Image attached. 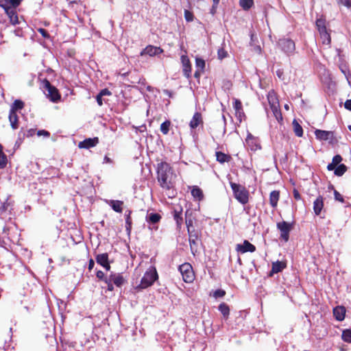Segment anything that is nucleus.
Listing matches in <instances>:
<instances>
[{
    "instance_id": "obj_1",
    "label": "nucleus",
    "mask_w": 351,
    "mask_h": 351,
    "mask_svg": "<svg viewBox=\"0 0 351 351\" xmlns=\"http://www.w3.org/2000/svg\"><path fill=\"white\" fill-rule=\"evenodd\" d=\"M156 173L157 180L162 189L171 191L174 188L176 175L170 164L165 161L158 162Z\"/></svg>"
},
{
    "instance_id": "obj_2",
    "label": "nucleus",
    "mask_w": 351,
    "mask_h": 351,
    "mask_svg": "<svg viewBox=\"0 0 351 351\" xmlns=\"http://www.w3.org/2000/svg\"><path fill=\"white\" fill-rule=\"evenodd\" d=\"M230 185L234 198L241 204H246L249 201L250 197L249 191L247 189L241 184L232 182H230Z\"/></svg>"
},
{
    "instance_id": "obj_3",
    "label": "nucleus",
    "mask_w": 351,
    "mask_h": 351,
    "mask_svg": "<svg viewBox=\"0 0 351 351\" xmlns=\"http://www.w3.org/2000/svg\"><path fill=\"white\" fill-rule=\"evenodd\" d=\"M158 278L156 269L154 267H151L145 271L137 288L141 289H146L152 286Z\"/></svg>"
},
{
    "instance_id": "obj_4",
    "label": "nucleus",
    "mask_w": 351,
    "mask_h": 351,
    "mask_svg": "<svg viewBox=\"0 0 351 351\" xmlns=\"http://www.w3.org/2000/svg\"><path fill=\"white\" fill-rule=\"evenodd\" d=\"M267 100L274 116L278 122H280L282 120V116L279 108V102L274 92L268 93Z\"/></svg>"
},
{
    "instance_id": "obj_5",
    "label": "nucleus",
    "mask_w": 351,
    "mask_h": 351,
    "mask_svg": "<svg viewBox=\"0 0 351 351\" xmlns=\"http://www.w3.org/2000/svg\"><path fill=\"white\" fill-rule=\"evenodd\" d=\"M179 271L182 274V279L185 282H192L194 280V273L192 266L188 263H185L179 267Z\"/></svg>"
},
{
    "instance_id": "obj_6",
    "label": "nucleus",
    "mask_w": 351,
    "mask_h": 351,
    "mask_svg": "<svg viewBox=\"0 0 351 351\" xmlns=\"http://www.w3.org/2000/svg\"><path fill=\"white\" fill-rule=\"evenodd\" d=\"M43 83L45 90L47 92L46 93L47 96L51 101L58 102L60 99V95L58 89L52 86L47 80H45Z\"/></svg>"
},
{
    "instance_id": "obj_7",
    "label": "nucleus",
    "mask_w": 351,
    "mask_h": 351,
    "mask_svg": "<svg viewBox=\"0 0 351 351\" xmlns=\"http://www.w3.org/2000/svg\"><path fill=\"white\" fill-rule=\"evenodd\" d=\"M277 228L280 232V237L285 241H287L289 238V232L292 228L291 224L283 221L277 223Z\"/></svg>"
},
{
    "instance_id": "obj_8",
    "label": "nucleus",
    "mask_w": 351,
    "mask_h": 351,
    "mask_svg": "<svg viewBox=\"0 0 351 351\" xmlns=\"http://www.w3.org/2000/svg\"><path fill=\"white\" fill-rule=\"evenodd\" d=\"M278 45L288 55L292 53L295 50V43L290 39H280L278 42Z\"/></svg>"
},
{
    "instance_id": "obj_9",
    "label": "nucleus",
    "mask_w": 351,
    "mask_h": 351,
    "mask_svg": "<svg viewBox=\"0 0 351 351\" xmlns=\"http://www.w3.org/2000/svg\"><path fill=\"white\" fill-rule=\"evenodd\" d=\"M245 143L252 151H256L261 148L258 138L254 136L251 133L247 134Z\"/></svg>"
},
{
    "instance_id": "obj_10",
    "label": "nucleus",
    "mask_w": 351,
    "mask_h": 351,
    "mask_svg": "<svg viewBox=\"0 0 351 351\" xmlns=\"http://www.w3.org/2000/svg\"><path fill=\"white\" fill-rule=\"evenodd\" d=\"M236 250L241 254L254 252L256 251V247L247 240H245L243 243L237 244Z\"/></svg>"
},
{
    "instance_id": "obj_11",
    "label": "nucleus",
    "mask_w": 351,
    "mask_h": 351,
    "mask_svg": "<svg viewBox=\"0 0 351 351\" xmlns=\"http://www.w3.org/2000/svg\"><path fill=\"white\" fill-rule=\"evenodd\" d=\"M181 62L182 64V71L184 75L186 78H190L191 77V65L189 60V58L186 55H182L181 56Z\"/></svg>"
},
{
    "instance_id": "obj_12",
    "label": "nucleus",
    "mask_w": 351,
    "mask_h": 351,
    "mask_svg": "<svg viewBox=\"0 0 351 351\" xmlns=\"http://www.w3.org/2000/svg\"><path fill=\"white\" fill-rule=\"evenodd\" d=\"M189 233V240L190 244L191 251L193 254H195L197 252V238L198 236L195 231L188 232Z\"/></svg>"
},
{
    "instance_id": "obj_13",
    "label": "nucleus",
    "mask_w": 351,
    "mask_h": 351,
    "mask_svg": "<svg viewBox=\"0 0 351 351\" xmlns=\"http://www.w3.org/2000/svg\"><path fill=\"white\" fill-rule=\"evenodd\" d=\"M99 143L97 137L86 138L83 141L79 143L78 147L81 149H89L97 145Z\"/></svg>"
},
{
    "instance_id": "obj_14",
    "label": "nucleus",
    "mask_w": 351,
    "mask_h": 351,
    "mask_svg": "<svg viewBox=\"0 0 351 351\" xmlns=\"http://www.w3.org/2000/svg\"><path fill=\"white\" fill-rule=\"evenodd\" d=\"M5 12L8 16L12 25H16L20 23L18 14L14 8L10 7L9 8L5 9Z\"/></svg>"
},
{
    "instance_id": "obj_15",
    "label": "nucleus",
    "mask_w": 351,
    "mask_h": 351,
    "mask_svg": "<svg viewBox=\"0 0 351 351\" xmlns=\"http://www.w3.org/2000/svg\"><path fill=\"white\" fill-rule=\"evenodd\" d=\"M203 124V119L202 114L199 112H195L191 120L189 123L191 129L194 130L197 128L199 125Z\"/></svg>"
},
{
    "instance_id": "obj_16",
    "label": "nucleus",
    "mask_w": 351,
    "mask_h": 351,
    "mask_svg": "<svg viewBox=\"0 0 351 351\" xmlns=\"http://www.w3.org/2000/svg\"><path fill=\"white\" fill-rule=\"evenodd\" d=\"M315 134L316 138L320 141H327L333 138V132L331 131L316 130Z\"/></svg>"
},
{
    "instance_id": "obj_17",
    "label": "nucleus",
    "mask_w": 351,
    "mask_h": 351,
    "mask_svg": "<svg viewBox=\"0 0 351 351\" xmlns=\"http://www.w3.org/2000/svg\"><path fill=\"white\" fill-rule=\"evenodd\" d=\"M163 52V50L160 47H154L152 45L147 46L141 53V55L147 54L149 56L158 55Z\"/></svg>"
},
{
    "instance_id": "obj_18",
    "label": "nucleus",
    "mask_w": 351,
    "mask_h": 351,
    "mask_svg": "<svg viewBox=\"0 0 351 351\" xmlns=\"http://www.w3.org/2000/svg\"><path fill=\"white\" fill-rule=\"evenodd\" d=\"M324 208V198L319 195L313 202V211L316 215H319Z\"/></svg>"
},
{
    "instance_id": "obj_19",
    "label": "nucleus",
    "mask_w": 351,
    "mask_h": 351,
    "mask_svg": "<svg viewBox=\"0 0 351 351\" xmlns=\"http://www.w3.org/2000/svg\"><path fill=\"white\" fill-rule=\"evenodd\" d=\"M114 285L121 287L125 282L121 274H111L108 277Z\"/></svg>"
},
{
    "instance_id": "obj_20",
    "label": "nucleus",
    "mask_w": 351,
    "mask_h": 351,
    "mask_svg": "<svg viewBox=\"0 0 351 351\" xmlns=\"http://www.w3.org/2000/svg\"><path fill=\"white\" fill-rule=\"evenodd\" d=\"M185 223L187 227L188 232L195 231L193 228V221H195V217L193 216L192 212H189L187 210L185 213Z\"/></svg>"
},
{
    "instance_id": "obj_21",
    "label": "nucleus",
    "mask_w": 351,
    "mask_h": 351,
    "mask_svg": "<svg viewBox=\"0 0 351 351\" xmlns=\"http://www.w3.org/2000/svg\"><path fill=\"white\" fill-rule=\"evenodd\" d=\"M286 267V264L281 261H276L272 263L271 271L269 276L282 271Z\"/></svg>"
},
{
    "instance_id": "obj_22",
    "label": "nucleus",
    "mask_w": 351,
    "mask_h": 351,
    "mask_svg": "<svg viewBox=\"0 0 351 351\" xmlns=\"http://www.w3.org/2000/svg\"><path fill=\"white\" fill-rule=\"evenodd\" d=\"M346 309L343 306H336L333 309V314L336 319L342 321L345 317Z\"/></svg>"
},
{
    "instance_id": "obj_23",
    "label": "nucleus",
    "mask_w": 351,
    "mask_h": 351,
    "mask_svg": "<svg viewBox=\"0 0 351 351\" xmlns=\"http://www.w3.org/2000/svg\"><path fill=\"white\" fill-rule=\"evenodd\" d=\"M107 203L111 206L113 210L117 213H121L123 210L122 206L123 202L120 200H108Z\"/></svg>"
},
{
    "instance_id": "obj_24",
    "label": "nucleus",
    "mask_w": 351,
    "mask_h": 351,
    "mask_svg": "<svg viewBox=\"0 0 351 351\" xmlns=\"http://www.w3.org/2000/svg\"><path fill=\"white\" fill-rule=\"evenodd\" d=\"M191 195L196 200L201 201L204 199L203 191L197 186H193L192 187Z\"/></svg>"
},
{
    "instance_id": "obj_25",
    "label": "nucleus",
    "mask_w": 351,
    "mask_h": 351,
    "mask_svg": "<svg viewBox=\"0 0 351 351\" xmlns=\"http://www.w3.org/2000/svg\"><path fill=\"white\" fill-rule=\"evenodd\" d=\"M173 218L176 223L177 229L180 230L183 221L182 217V209H180V210H173Z\"/></svg>"
},
{
    "instance_id": "obj_26",
    "label": "nucleus",
    "mask_w": 351,
    "mask_h": 351,
    "mask_svg": "<svg viewBox=\"0 0 351 351\" xmlns=\"http://www.w3.org/2000/svg\"><path fill=\"white\" fill-rule=\"evenodd\" d=\"M279 197H280V193H279V191H273L270 193L269 203H270V205L273 208H275L277 206V204H278V202L279 199Z\"/></svg>"
},
{
    "instance_id": "obj_27",
    "label": "nucleus",
    "mask_w": 351,
    "mask_h": 351,
    "mask_svg": "<svg viewBox=\"0 0 351 351\" xmlns=\"http://www.w3.org/2000/svg\"><path fill=\"white\" fill-rule=\"evenodd\" d=\"M9 121L10 122L11 127L12 129L16 130L18 128V116L16 112L13 111H10L9 113Z\"/></svg>"
},
{
    "instance_id": "obj_28",
    "label": "nucleus",
    "mask_w": 351,
    "mask_h": 351,
    "mask_svg": "<svg viewBox=\"0 0 351 351\" xmlns=\"http://www.w3.org/2000/svg\"><path fill=\"white\" fill-rule=\"evenodd\" d=\"M216 160L220 163H224L225 162H229L231 159L230 155L226 154L221 152H216Z\"/></svg>"
},
{
    "instance_id": "obj_29",
    "label": "nucleus",
    "mask_w": 351,
    "mask_h": 351,
    "mask_svg": "<svg viewBox=\"0 0 351 351\" xmlns=\"http://www.w3.org/2000/svg\"><path fill=\"white\" fill-rule=\"evenodd\" d=\"M160 219H161V216L158 213H151L147 214V221L149 223H151L153 224H155V223L159 222Z\"/></svg>"
},
{
    "instance_id": "obj_30",
    "label": "nucleus",
    "mask_w": 351,
    "mask_h": 351,
    "mask_svg": "<svg viewBox=\"0 0 351 351\" xmlns=\"http://www.w3.org/2000/svg\"><path fill=\"white\" fill-rule=\"evenodd\" d=\"M95 259L97 263L102 266L108 262V254L107 253L97 254Z\"/></svg>"
},
{
    "instance_id": "obj_31",
    "label": "nucleus",
    "mask_w": 351,
    "mask_h": 351,
    "mask_svg": "<svg viewBox=\"0 0 351 351\" xmlns=\"http://www.w3.org/2000/svg\"><path fill=\"white\" fill-rule=\"evenodd\" d=\"M293 128L294 132L297 136L301 137L303 135V129L302 126L299 124V123L294 119L293 121Z\"/></svg>"
},
{
    "instance_id": "obj_32",
    "label": "nucleus",
    "mask_w": 351,
    "mask_h": 351,
    "mask_svg": "<svg viewBox=\"0 0 351 351\" xmlns=\"http://www.w3.org/2000/svg\"><path fill=\"white\" fill-rule=\"evenodd\" d=\"M316 27L319 32L326 30V20L323 17H320L316 20Z\"/></svg>"
},
{
    "instance_id": "obj_33",
    "label": "nucleus",
    "mask_w": 351,
    "mask_h": 351,
    "mask_svg": "<svg viewBox=\"0 0 351 351\" xmlns=\"http://www.w3.org/2000/svg\"><path fill=\"white\" fill-rule=\"evenodd\" d=\"M239 5L244 10H249L254 5L253 0H239Z\"/></svg>"
},
{
    "instance_id": "obj_34",
    "label": "nucleus",
    "mask_w": 351,
    "mask_h": 351,
    "mask_svg": "<svg viewBox=\"0 0 351 351\" xmlns=\"http://www.w3.org/2000/svg\"><path fill=\"white\" fill-rule=\"evenodd\" d=\"M8 162L6 155L3 152V147L0 144V169L5 167Z\"/></svg>"
},
{
    "instance_id": "obj_35",
    "label": "nucleus",
    "mask_w": 351,
    "mask_h": 351,
    "mask_svg": "<svg viewBox=\"0 0 351 351\" xmlns=\"http://www.w3.org/2000/svg\"><path fill=\"white\" fill-rule=\"evenodd\" d=\"M24 106V103L19 99H16L12 104L10 110L16 112V110H21Z\"/></svg>"
},
{
    "instance_id": "obj_36",
    "label": "nucleus",
    "mask_w": 351,
    "mask_h": 351,
    "mask_svg": "<svg viewBox=\"0 0 351 351\" xmlns=\"http://www.w3.org/2000/svg\"><path fill=\"white\" fill-rule=\"evenodd\" d=\"M346 170H347V167L343 164H341L336 167L334 173L335 176H341L342 175L344 174V173L346 171Z\"/></svg>"
},
{
    "instance_id": "obj_37",
    "label": "nucleus",
    "mask_w": 351,
    "mask_h": 351,
    "mask_svg": "<svg viewBox=\"0 0 351 351\" xmlns=\"http://www.w3.org/2000/svg\"><path fill=\"white\" fill-rule=\"evenodd\" d=\"M219 311L221 313V314L223 315L224 317H227L229 315L230 313V308L229 306L225 304L221 303L219 306Z\"/></svg>"
},
{
    "instance_id": "obj_38",
    "label": "nucleus",
    "mask_w": 351,
    "mask_h": 351,
    "mask_svg": "<svg viewBox=\"0 0 351 351\" xmlns=\"http://www.w3.org/2000/svg\"><path fill=\"white\" fill-rule=\"evenodd\" d=\"M130 214H131L130 210L127 211L125 214V223H126L125 228H126V230L128 232V233L130 232L131 228H132V219L130 217Z\"/></svg>"
},
{
    "instance_id": "obj_39",
    "label": "nucleus",
    "mask_w": 351,
    "mask_h": 351,
    "mask_svg": "<svg viewBox=\"0 0 351 351\" xmlns=\"http://www.w3.org/2000/svg\"><path fill=\"white\" fill-rule=\"evenodd\" d=\"M321 38L322 39L324 44H330V36L328 32L327 29L323 32H319Z\"/></svg>"
},
{
    "instance_id": "obj_40",
    "label": "nucleus",
    "mask_w": 351,
    "mask_h": 351,
    "mask_svg": "<svg viewBox=\"0 0 351 351\" xmlns=\"http://www.w3.org/2000/svg\"><path fill=\"white\" fill-rule=\"evenodd\" d=\"M171 122L169 121H165L160 125V131L162 134H167L169 131V127Z\"/></svg>"
},
{
    "instance_id": "obj_41",
    "label": "nucleus",
    "mask_w": 351,
    "mask_h": 351,
    "mask_svg": "<svg viewBox=\"0 0 351 351\" xmlns=\"http://www.w3.org/2000/svg\"><path fill=\"white\" fill-rule=\"evenodd\" d=\"M342 339L348 343H351V330L346 329L342 332Z\"/></svg>"
},
{
    "instance_id": "obj_42",
    "label": "nucleus",
    "mask_w": 351,
    "mask_h": 351,
    "mask_svg": "<svg viewBox=\"0 0 351 351\" xmlns=\"http://www.w3.org/2000/svg\"><path fill=\"white\" fill-rule=\"evenodd\" d=\"M12 204L10 202L6 201L3 204V205L0 207V215H2L3 213L6 211H10L12 209Z\"/></svg>"
},
{
    "instance_id": "obj_43",
    "label": "nucleus",
    "mask_w": 351,
    "mask_h": 351,
    "mask_svg": "<svg viewBox=\"0 0 351 351\" xmlns=\"http://www.w3.org/2000/svg\"><path fill=\"white\" fill-rule=\"evenodd\" d=\"M195 65L198 69L202 71L205 68V61L200 58H196Z\"/></svg>"
},
{
    "instance_id": "obj_44",
    "label": "nucleus",
    "mask_w": 351,
    "mask_h": 351,
    "mask_svg": "<svg viewBox=\"0 0 351 351\" xmlns=\"http://www.w3.org/2000/svg\"><path fill=\"white\" fill-rule=\"evenodd\" d=\"M233 108L235 111L240 110L243 109V106H242V104H241V101L239 100L238 99H234V103H233Z\"/></svg>"
},
{
    "instance_id": "obj_45",
    "label": "nucleus",
    "mask_w": 351,
    "mask_h": 351,
    "mask_svg": "<svg viewBox=\"0 0 351 351\" xmlns=\"http://www.w3.org/2000/svg\"><path fill=\"white\" fill-rule=\"evenodd\" d=\"M342 161V157L340 155H336L332 158V163L335 166H338L340 164V162Z\"/></svg>"
},
{
    "instance_id": "obj_46",
    "label": "nucleus",
    "mask_w": 351,
    "mask_h": 351,
    "mask_svg": "<svg viewBox=\"0 0 351 351\" xmlns=\"http://www.w3.org/2000/svg\"><path fill=\"white\" fill-rule=\"evenodd\" d=\"M104 282L107 285V289L110 291L114 290L113 282L110 280V279L108 277L104 279Z\"/></svg>"
},
{
    "instance_id": "obj_47",
    "label": "nucleus",
    "mask_w": 351,
    "mask_h": 351,
    "mask_svg": "<svg viewBox=\"0 0 351 351\" xmlns=\"http://www.w3.org/2000/svg\"><path fill=\"white\" fill-rule=\"evenodd\" d=\"M7 5L10 4L13 8H15L20 5L21 0H5Z\"/></svg>"
},
{
    "instance_id": "obj_48",
    "label": "nucleus",
    "mask_w": 351,
    "mask_h": 351,
    "mask_svg": "<svg viewBox=\"0 0 351 351\" xmlns=\"http://www.w3.org/2000/svg\"><path fill=\"white\" fill-rule=\"evenodd\" d=\"M184 17L186 21H192L193 20V14L190 11L184 10Z\"/></svg>"
},
{
    "instance_id": "obj_49",
    "label": "nucleus",
    "mask_w": 351,
    "mask_h": 351,
    "mask_svg": "<svg viewBox=\"0 0 351 351\" xmlns=\"http://www.w3.org/2000/svg\"><path fill=\"white\" fill-rule=\"evenodd\" d=\"M225 294H226L225 291H223L222 289H217L214 292V297H215L216 298H222L225 295Z\"/></svg>"
},
{
    "instance_id": "obj_50",
    "label": "nucleus",
    "mask_w": 351,
    "mask_h": 351,
    "mask_svg": "<svg viewBox=\"0 0 351 351\" xmlns=\"http://www.w3.org/2000/svg\"><path fill=\"white\" fill-rule=\"evenodd\" d=\"M334 196H335V200L339 201L342 203L344 202L343 196L338 191H334Z\"/></svg>"
},
{
    "instance_id": "obj_51",
    "label": "nucleus",
    "mask_w": 351,
    "mask_h": 351,
    "mask_svg": "<svg viewBox=\"0 0 351 351\" xmlns=\"http://www.w3.org/2000/svg\"><path fill=\"white\" fill-rule=\"evenodd\" d=\"M235 116L241 122L242 120V117L245 116L243 109L240 110H236L235 111Z\"/></svg>"
},
{
    "instance_id": "obj_52",
    "label": "nucleus",
    "mask_w": 351,
    "mask_h": 351,
    "mask_svg": "<svg viewBox=\"0 0 351 351\" xmlns=\"http://www.w3.org/2000/svg\"><path fill=\"white\" fill-rule=\"evenodd\" d=\"M38 32L43 36V38H49V34H48L47 30H45V29L39 28L38 29Z\"/></svg>"
},
{
    "instance_id": "obj_53",
    "label": "nucleus",
    "mask_w": 351,
    "mask_h": 351,
    "mask_svg": "<svg viewBox=\"0 0 351 351\" xmlns=\"http://www.w3.org/2000/svg\"><path fill=\"white\" fill-rule=\"evenodd\" d=\"M37 135L38 136H44L45 137H49L50 136V133L46 130H41L37 132Z\"/></svg>"
},
{
    "instance_id": "obj_54",
    "label": "nucleus",
    "mask_w": 351,
    "mask_h": 351,
    "mask_svg": "<svg viewBox=\"0 0 351 351\" xmlns=\"http://www.w3.org/2000/svg\"><path fill=\"white\" fill-rule=\"evenodd\" d=\"M226 56H227V53L223 49H219L218 50V56H219V59L221 60V59L226 58Z\"/></svg>"
},
{
    "instance_id": "obj_55",
    "label": "nucleus",
    "mask_w": 351,
    "mask_h": 351,
    "mask_svg": "<svg viewBox=\"0 0 351 351\" xmlns=\"http://www.w3.org/2000/svg\"><path fill=\"white\" fill-rule=\"evenodd\" d=\"M339 3H341L348 8L351 7V0H339Z\"/></svg>"
},
{
    "instance_id": "obj_56",
    "label": "nucleus",
    "mask_w": 351,
    "mask_h": 351,
    "mask_svg": "<svg viewBox=\"0 0 351 351\" xmlns=\"http://www.w3.org/2000/svg\"><path fill=\"white\" fill-rule=\"evenodd\" d=\"M99 94H100V96H102V97H104V96H109V95H111V92L108 89L104 88V89H102L99 92Z\"/></svg>"
},
{
    "instance_id": "obj_57",
    "label": "nucleus",
    "mask_w": 351,
    "mask_h": 351,
    "mask_svg": "<svg viewBox=\"0 0 351 351\" xmlns=\"http://www.w3.org/2000/svg\"><path fill=\"white\" fill-rule=\"evenodd\" d=\"M96 276L97 278L100 279V280H102L104 281V279L106 278L104 276V273L101 271V270H98L96 273Z\"/></svg>"
},
{
    "instance_id": "obj_58",
    "label": "nucleus",
    "mask_w": 351,
    "mask_h": 351,
    "mask_svg": "<svg viewBox=\"0 0 351 351\" xmlns=\"http://www.w3.org/2000/svg\"><path fill=\"white\" fill-rule=\"evenodd\" d=\"M293 195L294 198L296 200H300L301 199V195H300L299 191L295 189L293 191Z\"/></svg>"
},
{
    "instance_id": "obj_59",
    "label": "nucleus",
    "mask_w": 351,
    "mask_h": 351,
    "mask_svg": "<svg viewBox=\"0 0 351 351\" xmlns=\"http://www.w3.org/2000/svg\"><path fill=\"white\" fill-rule=\"evenodd\" d=\"M0 7L5 11V9L9 8L10 6L7 5L5 0H0Z\"/></svg>"
},
{
    "instance_id": "obj_60",
    "label": "nucleus",
    "mask_w": 351,
    "mask_h": 351,
    "mask_svg": "<svg viewBox=\"0 0 351 351\" xmlns=\"http://www.w3.org/2000/svg\"><path fill=\"white\" fill-rule=\"evenodd\" d=\"M36 133V130L35 129H29L28 130H27L26 133H25V135L27 136V137H29V136H32L35 134Z\"/></svg>"
},
{
    "instance_id": "obj_61",
    "label": "nucleus",
    "mask_w": 351,
    "mask_h": 351,
    "mask_svg": "<svg viewBox=\"0 0 351 351\" xmlns=\"http://www.w3.org/2000/svg\"><path fill=\"white\" fill-rule=\"evenodd\" d=\"M344 107L346 109L351 111V99H348L344 103Z\"/></svg>"
},
{
    "instance_id": "obj_62",
    "label": "nucleus",
    "mask_w": 351,
    "mask_h": 351,
    "mask_svg": "<svg viewBox=\"0 0 351 351\" xmlns=\"http://www.w3.org/2000/svg\"><path fill=\"white\" fill-rule=\"evenodd\" d=\"M102 97V96H100V94H98L96 97L97 102L99 106H101L103 105Z\"/></svg>"
},
{
    "instance_id": "obj_63",
    "label": "nucleus",
    "mask_w": 351,
    "mask_h": 351,
    "mask_svg": "<svg viewBox=\"0 0 351 351\" xmlns=\"http://www.w3.org/2000/svg\"><path fill=\"white\" fill-rule=\"evenodd\" d=\"M342 72L345 74L346 75V77L348 82V84H350L351 82V73L350 72H348V73H346L344 71H342Z\"/></svg>"
},
{
    "instance_id": "obj_64",
    "label": "nucleus",
    "mask_w": 351,
    "mask_h": 351,
    "mask_svg": "<svg viewBox=\"0 0 351 351\" xmlns=\"http://www.w3.org/2000/svg\"><path fill=\"white\" fill-rule=\"evenodd\" d=\"M94 265H95V262L93 259H90L89 261H88V269L89 270H91L93 267H94Z\"/></svg>"
}]
</instances>
